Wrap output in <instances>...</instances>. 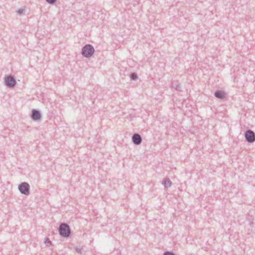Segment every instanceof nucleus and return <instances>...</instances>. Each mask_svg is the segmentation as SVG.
Returning a JSON list of instances; mask_svg holds the SVG:
<instances>
[{
	"instance_id": "nucleus-9",
	"label": "nucleus",
	"mask_w": 255,
	"mask_h": 255,
	"mask_svg": "<svg viewBox=\"0 0 255 255\" xmlns=\"http://www.w3.org/2000/svg\"><path fill=\"white\" fill-rule=\"evenodd\" d=\"M162 184L165 186V187L168 188L171 187L172 182L169 179L165 178L163 180Z\"/></svg>"
},
{
	"instance_id": "nucleus-16",
	"label": "nucleus",
	"mask_w": 255,
	"mask_h": 255,
	"mask_svg": "<svg viewBox=\"0 0 255 255\" xmlns=\"http://www.w3.org/2000/svg\"><path fill=\"white\" fill-rule=\"evenodd\" d=\"M23 9H22V8H19L17 10V12L18 13V14H21L23 12Z\"/></svg>"
},
{
	"instance_id": "nucleus-4",
	"label": "nucleus",
	"mask_w": 255,
	"mask_h": 255,
	"mask_svg": "<svg viewBox=\"0 0 255 255\" xmlns=\"http://www.w3.org/2000/svg\"><path fill=\"white\" fill-rule=\"evenodd\" d=\"M5 85L9 88H13L16 83L15 78L11 76H7L4 79Z\"/></svg>"
},
{
	"instance_id": "nucleus-11",
	"label": "nucleus",
	"mask_w": 255,
	"mask_h": 255,
	"mask_svg": "<svg viewBox=\"0 0 255 255\" xmlns=\"http://www.w3.org/2000/svg\"><path fill=\"white\" fill-rule=\"evenodd\" d=\"M131 79L133 80H136L137 79V76L135 73H131L130 75Z\"/></svg>"
},
{
	"instance_id": "nucleus-2",
	"label": "nucleus",
	"mask_w": 255,
	"mask_h": 255,
	"mask_svg": "<svg viewBox=\"0 0 255 255\" xmlns=\"http://www.w3.org/2000/svg\"><path fill=\"white\" fill-rule=\"evenodd\" d=\"M95 49L92 45L90 44H86L83 47L81 54L84 57L89 58L93 55Z\"/></svg>"
},
{
	"instance_id": "nucleus-3",
	"label": "nucleus",
	"mask_w": 255,
	"mask_h": 255,
	"mask_svg": "<svg viewBox=\"0 0 255 255\" xmlns=\"http://www.w3.org/2000/svg\"><path fill=\"white\" fill-rule=\"evenodd\" d=\"M18 189L20 192L25 195L30 194V186L27 182H22L18 185Z\"/></svg>"
},
{
	"instance_id": "nucleus-14",
	"label": "nucleus",
	"mask_w": 255,
	"mask_h": 255,
	"mask_svg": "<svg viewBox=\"0 0 255 255\" xmlns=\"http://www.w3.org/2000/svg\"><path fill=\"white\" fill-rule=\"evenodd\" d=\"M46 0L48 3L53 4L54 3H55V2L57 0Z\"/></svg>"
},
{
	"instance_id": "nucleus-13",
	"label": "nucleus",
	"mask_w": 255,
	"mask_h": 255,
	"mask_svg": "<svg viewBox=\"0 0 255 255\" xmlns=\"http://www.w3.org/2000/svg\"><path fill=\"white\" fill-rule=\"evenodd\" d=\"M163 255H175L174 253L169 251H166L164 253Z\"/></svg>"
},
{
	"instance_id": "nucleus-15",
	"label": "nucleus",
	"mask_w": 255,
	"mask_h": 255,
	"mask_svg": "<svg viewBox=\"0 0 255 255\" xmlns=\"http://www.w3.org/2000/svg\"><path fill=\"white\" fill-rule=\"evenodd\" d=\"M75 250H76L77 253L81 254V249L80 248L77 247L76 248Z\"/></svg>"
},
{
	"instance_id": "nucleus-10",
	"label": "nucleus",
	"mask_w": 255,
	"mask_h": 255,
	"mask_svg": "<svg viewBox=\"0 0 255 255\" xmlns=\"http://www.w3.org/2000/svg\"><path fill=\"white\" fill-rule=\"evenodd\" d=\"M172 88H174L177 91H180L181 86L178 81H173L172 83Z\"/></svg>"
},
{
	"instance_id": "nucleus-6",
	"label": "nucleus",
	"mask_w": 255,
	"mask_h": 255,
	"mask_svg": "<svg viewBox=\"0 0 255 255\" xmlns=\"http://www.w3.org/2000/svg\"><path fill=\"white\" fill-rule=\"evenodd\" d=\"M132 141L135 145H139L142 142L141 136L138 133H134L132 136Z\"/></svg>"
},
{
	"instance_id": "nucleus-7",
	"label": "nucleus",
	"mask_w": 255,
	"mask_h": 255,
	"mask_svg": "<svg viewBox=\"0 0 255 255\" xmlns=\"http://www.w3.org/2000/svg\"><path fill=\"white\" fill-rule=\"evenodd\" d=\"M31 118L34 121L40 120L41 118L40 112L36 110H33L32 111Z\"/></svg>"
},
{
	"instance_id": "nucleus-1",
	"label": "nucleus",
	"mask_w": 255,
	"mask_h": 255,
	"mask_svg": "<svg viewBox=\"0 0 255 255\" xmlns=\"http://www.w3.org/2000/svg\"><path fill=\"white\" fill-rule=\"evenodd\" d=\"M59 233L63 238H68L71 234V230L69 226L66 223H61L59 226Z\"/></svg>"
},
{
	"instance_id": "nucleus-8",
	"label": "nucleus",
	"mask_w": 255,
	"mask_h": 255,
	"mask_svg": "<svg viewBox=\"0 0 255 255\" xmlns=\"http://www.w3.org/2000/svg\"><path fill=\"white\" fill-rule=\"evenodd\" d=\"M214 96L220 99H223L226 97L225 93L221 90H217L214 93Z\"/></svg>"
},
{
	"instance_id": "nucleus-5",
	"label": "nucleus",
	"mask_w": 255,
	"mask_h": 255,
	"mask_svg": "<svg viewBox=\"0 0 255 255\" xmlns=\"http://www.w3.org/2000/svg\"><path fill=\"white\" fill-rule=\"evenodd\" d=\"M246 140L249 143H253L255 141V133L252 130H248L245 132Z\"/></svg>"
},
{
	"instance_id": "nucleus-12",
	"label": "nucleus",
	"mask_w": 255,
	"mask_h": 255,
	"mask_svg": "<svg viewBox=\"0 0 255 255\" xmlns=\"http://www.w3.org/2000/svg\"><path fill=\"white\" fill-rule=\"evenodd\" d=\"M44 243L47 246H49L51 244V242L48 238L45 239Z\"/></svg>"
}]
</instances>
